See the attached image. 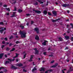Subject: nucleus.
<instances>
[{
  "instance_id": "nucleus-47",
  "label": "nucleus",
  "mask_w": 73,
  "mask_h": 73,
  "mask_svg": "<svg viewBox=\"0 0 73 73\" xmlns=\"http://www.w3.org/2000/svg\"><path fill=\"white\" fill-rule=\"evenodd\" d=\"M4 47V45H2L1 46V48L3 49V48Z\"/></svg>"
},
{
  "instance_id": "nucleus-42",
  "label": "nucleus",
  "mask_w": 73,
  "mask_h": 73,
  "mask_svg": "<svg viewBox=\"0 0 73 73\" xmlns=\"http://www.w3.org/2000/svg\"><path fill=\"white\" fill-rule=\"evenodd\" d=\"M19 43H20V42L19 41H17L16 42V43L17 44H19Z\"/></svg>"
},
{
  "instance_id": "nucleus-28",
  "label": "nucleus",
  "mask_w": 73,
  "mask_h": 73,
  "mask_svg": "<svg viewBox=\"0 0 73 73\" xmlns=\"http://www.w3.org/2000/svg\"><path fill=\"white\" fill-rule=\"evenodd\" d=\"M38 2L40 3V4H43V3H44L43 2H41V1L40 0H38Z\"/></svg>"
},
{
  "instance_id": "nucleus-62",
  "label": "nucleus",
  "mask_w": 73,
  "mask_h": 73,
  "mask_svg": "<svg viewBox=\"0 0 73 73\" xmlns=\"http://www.w3.org/2000/svg\"><path fill=\"white\" fill-rule=\"evenodd\" d=\"M68 49V47H66L65 49Z\"/></svg>"
},
{
  "instance_id": "nucleus-58",
  "label": "nucleus",
  "mask_w": 73,
  "mask_h": 73,
  "mask_svg": "<svg viewBox=\"0 0 73 73\" xmlns=\"http://www.w3.org/2000/svg\"><path fill=\"white\" fill-rule=\"evenodd\" d=\"M2 44H5V41H3V42H2Z\"/></svg>"
},
{
  "instance_id": "nucleus-13",
  "label": "nucleus",
  "mask_w": 73,
  "mask_h": 73,
  "mask_svg": "<svg viewBox=\"0 0 73 73\" xmlns=\"http://www.w3.org/2000/svg\"><path fill=\"white\" fill-rule=\"evenodd\" d=\"M17 66H23V64L21 63L17 64H16Z\"/></svg>"
},
{
  "instance_id": "nucleus-46",
  "label": "nucleus",
  "mask_w": 73,
  "mask_h": 73,
  "mask_svg": "<svg viewBox=\"0 0 73 73\" xmlns=\"http://www.w3.org/2000/svg\"><path fill=\"white\" fill-rule=\"evenodd\" d=\"M33 24V21H32L31 22V24Z\"/></svg>"
},
{
  "instance_id": "nucleus-4",
  "label": "nucleus",
  "mask_w": 73,
  "mask_h": 73,
  "mask_svg": "<svg viewBox=\"0 0 73 73\" xmlns=\"http://www.w3.org/2000/svg\"><path fill=\"white\" fill-rule=\"evenodd\" d=\"M33 11L37 13H41V12L38 10H33Z\"/></svg>"
},
{
  "instance_id": "nucleus-18",
  "label": "nucleus",
  "mask_w": 73,
  "mask_h": 73,
  "mask_svg": "<svg viewBox=\"0 0 73 73\" xmlns=\"http://www.w3.org/2000/svg\"><path fill=\"white\" fill-rule=\"evenodd\" d=\"M40 71H43V72H44L45 71V69L44 68H41V69L40 70Z\"/></svg>"
},
{
  "instance_id": "nucleus-55",
  "label": "nucleus",
  "mask_w": 73,
  "mask_h": 73,
  "mask_svg": "<svg viewBox=\"0 0 73 73\" xmlns=\"http://www.w3.org/2000/svg\"><path fill=\"white\" fill-rule=\"evenodd\" d=\"M11 60L12 61H15V58H14Z\"/></svg>"
},
{
  "instance_id": "nucleus-26",
  "label": "nucleus",
  "mask_w": 73,
  "mask_h": 73,
  "mask_svg": "<svg viewBox=\"0 0 73 73\" xmlns=\"http://www.w3.org/2000/svg\"><path fill=\"white\" fill-rule=\"evenodd\" d=\"M22 11H23V10H22L19 9L18 10V12H19V13H20V12H22Z\"/></svg>"
},
{
  "instance_id": "nucleus-36",
  "label": "nucleus",
  "mask_w": 73,
  "mask_h": 73,
  "mask_svg": "<svg viewBox=\"0 0 73 73\" xmlns=\"http://www.w3.org/2000/svg\"><path fill=\"white\" fill-rule=\"evenodd\" d=\"M9 49H10L9 48L7 47L6 49V50H7V51L9 50Z\"/></svg>"
},
{
  "instance_id": "nucleus-2",
  "label": "nucleus",
  "mask_w": 73,
  "mask_h": 73,
  "mask_svg": "<svg viewBox=\"0 0 73 73\" xmlns=\"http://www.w3.org/2000/svg\"><path fill=\"white\" fill-rule=\"evenodd\" d=\"M62 5L63 7H69V4H63Z\"/></svg>"
},
{
  "instance_id": "nucleus-7",
  "label": "nucleus",
  "mask_w": 73,
  "mask_h": 73,
  "mask_svg": "<svg viewBox=\"0 0 73 73\" xmlns=\"http://www.w3.org/2000/svg\"><path fill=\"white\" fill-rule=\"evenodd\" d=\"M16 13V12H13V14L12 15V16H11V17H14L15 16V13Z\"/></svg>"
},
{
  "instance_id": "nucleus-39",
  "label": "nucleus",
  "mask_w": 73,
  "mask_h": 73,
  "mask_svg": "<svg viewBox=\"0 0 73 73\" xmlns=\"http://www.w3.org/2000/svg\"><path fill=\"white\" fill-rule=\"evenodd\" d=\"M27 54H25L24 55V56L23 57V58H25L26 57V55Z\"/></svg>"
},
{
  "instance_id": "nucleus-20",
  "label": "nucleus",
  "mask_w": 73,
  "mask_h": 73,
  "mask_svg": "<svg viewBox=\"0 0 73 73\" xmlns=\"http://www.w3.org/2000/svg\"><path fill=\"white\" fill-rule=\"evenodd\" d=\"M20 27L22 28V29H24V26H23V24H22L21 25H20Z\"/></svg>"
},
{
  "instance_id": "nucleus-17",
  "label": "nucleus",
  "mask_w": 73,
  "mask_h": 73,
  "mask_svg": "<svg viewBox=\"0 0 73 73\" xmlns=\"http://www.w3.org/2000/svg\"><path fill=\"white\" fill-rule=\"evenodd\" d=\"M35 39L37 40H39V37H38V36L36 35L35 37Z\"/></svg>"
},
{
  "instance_id": "nucleus-61",
  "label": "nucleus",
  "mask_w": 73,
  "mask_h": 73,
  "mask_svg": "<svg viewBox=\"0 0 73 73\" xmlns=\"http://www.w3.org/2000/svg\"><path fill=\"white\" fill-rule=\"evenodd\" d=\"M16 61L17 62H18V61H19V60L18 59H17Z\"/></svg>"
},
{
  "instance_id": "nucleus-45",
  "label": "nucleus",
  "mask_w": 73,
  "mask_h": 73,
  "mask_svg": "<svg viewBox=\"0 0 73 73\" xmlns=\"http://www.w3.org/2000/svg\"><path fill=\"white\" fill-rule=\"evenodd\" d=\"M16 10H17V9H16V7H15V9L14 10H13L14 11H16Z\"/></svg>"
},
{
  "instance_id": "nucleus-53",
  "label": "nucleus",
  "mask_w": 73,
  "mask_h": 73,
  "mask_svg": "<svg viewBox=\"0 0 73 73\" xmlns=\"http://www.w3.org/2000/svg\"><path fill=\"white\" fill-rule=\"evenodd\" d=\"M5 57H6V58H7V55L6 54H5Z\"/></svg>"
},
{
  "instance_id": "nucleus-5",
  "label": "nucleus",
  "mask_w": 73,
  "mask_h": 73,
  "mask_svg": "<svg viewBox=\"0 0 73 73\" xmlns=\"http://www.w3.org/2000/svg\"><path fill=\"white\" fill-rule=\"evenodd\" d=\"M35 30L36 32L37 33H38L39 32V30H38V28L36 27L35 28Z\"/></svg>"
},
{
  "instance_id": "nucleus-27",
  "label": "nucleus",
  "mask_w": 73,
  "mask_h": 73,
  "mask_svg": "<svg viewBox=\"0 0 73 73\" xmlns=\"http://www.w3.org/2000/svg\"><path fill=\"white\" fill-rule=\"evenodd\" d=\"M0 25H4V23H3V22H0Z\"/></svg>"
},
{
  "instance_id": "nucleus-12",
  "label": "nucleus",
  "mask_w": 73,
  "mask_h": 73,
  "mask_svg": "<svg viewBox=\"0 0 73 73\" xmlns=\"http://www.w3.org/2000/svg\"><path fill=\"white\" fill-rule=\"evenodd\" d=\"M58 41H62V38L61 37H59L58 38Z\"/></svg>"
},
{
  "instance_id": "nucleus-38",
  "label": "nucleus",
  "mask_w": 73,
  "mask_h": 73,
  "mask_svg": "<svg viewBox=\"0 0 73 73\" xmlns=\"http://www.w3.org/2000/svg\"><path fill=\"white\" fill-rule=\"evenodd\" d=\"M6 9L7 10V11H10V9H9V8H6Z\"/></svg>"
},
{
  "instance_id": "nucleus-21",
  "label": "nucleus",
  "mask_w": 73,
  "mask_h": 73,
  "mask_svg": "<svg viewBox=\"0 0 73 73\" xmlns=\"http://www.w3.org/2000/svg\"><path fill=\"white\" fill-rule=\"evenodd\" d=\"M69 70L71 72H72V71H73V68L72 67H70V70Z\"/></svg>"
},
{
  "instance_id": "nucleus-52",
  "label": "nucleus",
  "mask_w": 73,
  "mask_h": 73,
  "mask_svg": "<svg viewBox=\"0 0 73 73\" xmlns=\"http://www.w3.org/2000/svg\"><path fill=\"white\" fill-rule=\"evenodd\" d=\"M49 57H52V56H53V55H52V54L49 55Z\"/></svg>"
},
{
  "instance_id": "nucleus-59",
  "label": "nucleus",
  "mask_w": 73,
  "mask_h": 73,
  "mask_svg": "<svg viewBox=\"0 0 73 73\" xmlns=\"http://www.w3.org/2000/svg\"><path fill=\"white\" fill-rule=\"evenodd\" d=\"M27 26H28V25H29V23H27Z\"/></svg>"
},
{
  "instance_id": "nucleus-44",
  "label": "nucleus",
  "mask_w": 73,
  "mask_h": 73,
  "mask_svg": "<svg viewBox=\"0 0 73 73\" xmlns=\"http://www.w3.org/2000/svg\"><path fill=\"white\" fill-rule=\"evenodd\" d=\"M15 46H16V48H18V46H19L18 45H15L14 46V47H15Z\"/></svg>"
},
{
  "instance_id": "nucleus-60",
  "label": "nucleus",
  "mask_w": 73,
  "mask_h": 73,
  "mask_svg": "<svg viewBox=\"0 0 73 73\" xmlns=\"http://www.w3.org/2000/svg\"><path fill=\"white\" fill-rule=\"evenodd\" d=\"M7 70H5L4 71V72H7Z\"/></svg>"
},
{
  "instance_id": "nucleus-11",
  "label": "nucleus",
  "mask_w": 73,
  "mask_h": 73,
  "mask_svg": "<svg viewBox=\"0 0 73 73\" xmlns=\"http://www.w3.org/2000/svg\"><path fill=\"white\" fill-rule=\"evenodd\" d=\"M48 13V12L47 11H46V10H44L43 12V13L44 15H46Z\"/></svg>"
},
{
  "instance_id": "nucleus-14",
  "label": "nucleus",
  "mask_w": 73,
  "mask_h": 73,
  "mask_svg": "<svg viewBox=\"0 0 73 73\" xmlns=\"http://www.w3.org/2000/svg\"><path fill=\"white\" fill-rule=\"evenodd\" d=\"M52 13L53 14L54 16H56L57 15V13L56 11H52Z\"/></svg>"
},
{
  "instance_id": "nucleus-57",
  "label": "nucleus",
  "mask_w": 73,
  "mask_h": 73,
  "mask_svg": "<svg viewBox=\"0 0 73 73\" xmlns=\"http://www.w3.org/2000/svg\"><path fill=\"white\" fill-rule=\"evenodd\" d=\"M8 60H9L10 61H12V60L10 59H8Z\"/></svg>"
},
{
  "instance_id": "nucleus-25",
  "label": "nucleus",
  "mask_w": 73,
  "mask_h": 73,
  "mask_svg": "<svg viewBox=\"0 0 73 73\" xmlns=\"http://www.w3.org/2000/svg\"><path fill=\"white\" fill-rule=\"evenodd\" d=\"M16 56L14 57V58H16L17 57H18V56L19 55V54H18L16 53Z\"/></svg>"
},
{
  "instance_id": "nucleus-40",
  "label": "nucleus",
  "mask_w": 73,
  "mask_h": 73,
  "mask_svg": "<svg viewBox=\"0 0 73 73\" xmlns=\"http://www.w3.org/2000/svg\"><path fill=\"white\" fill-rule=\"evenodd\" d=\"M23 72H27V71L26 70H25V69H24L23 70Z\"/></svg>"
},
{
  "instance_id": "nucleus-49",
  "label": "nucleus",
  "mask_w": 73,
  "mask_h": 73,
  "mask_svg": "<svg viewBox=\"0 0 73 73\" xmlns=\"http://www.w3.org/2000/svg\"><path fill=\"white\" fill-rule=\"evenodd\" d=\"M70 72H71V71H70V70H68L67 72V73H70Z\"/></svg>"
},
{
  "instance_id": "nucleus-8",
  "label": "nucleus",
  "mask_w": 73,
  "mask_h": 73,
  "mask_svg": "<svg viewBox=\"0 0 73 73\" xmlns=\"http://www.w3.org/2000/svg\"><path fill=\"white\" fill-rule=\"evenodd\" d=\"M11 69H17V67L14 66L13 65H12V66L11 67Z\"/></svg>"
},
{
  "instance_id": "nucleus-1",
  "label": "nucleus",
  "mask_w": 73,
  "mask_h": 73,
  "mask_svg": "<svg viewBox=\"0 0 73 73\" xmlns=\"http://www.w3.org/2000/svg\"><path fill=\"white\" fill-rule=\"evenodd\" d=\"M20 34L21 35V37L22 38H25L26 37V32L25 31H23L20 33Z\"/></svg>"
},
{
  "instance_id": "nucleus-6",
  "label": "nucleus",
  "mask_w": 73,
  "mask_h": 73,
  "mask_svg": "<svg viewBox=\"0 0 73 73\" xmlns=\"http://www.w3.org/2000/svg\"><path fill=\"white\" fill-rule=\"evenodd\" d=\"M33 55H32L31 56V57L30 58V59L29 60V61L31 62L32 61V59L33 58Z\"/></svg>"
},
{
  "instance_id": "nucleus-33",
  "label": "nucleus",
  "mask_w": 73,
  "mask_h": 73,
  "mask_svg": "<svg viewBox=\"0 0 73 73\" xmlns=\"http://www.w3.org/2000/svg\"><path fill=\"white\" fill-rule=\"evenodd\" d=\"M66 70V69H64L63 70H62V73H64V70Z\"/></svg>"
},
{
  "instance_id": "nucleus-56",
  "label": "nucleus",
  "mask_w": 73,
  "mask_h": 73,
  "mask_svg": "<svg viewBox=\"0 0 73 73\" xmlns=\"http://www.w3.org/2000/svg\"><path fill=\"white\" fill-rule=\"evenodd\" d=\"M70 25H71V26H72V27L73 26V23H70Z\"/></svg>"
},
{
  "instance_id": "nucleus-54",
  "label": "nucleus",
  "mask_w": 73,
  "mask_h": 73,
  "mask_svg": "<svg viewBox=\"0 0 73 73\" xmlns=\"http://www.w3.org/2000/svg\"><path fill=\"white\" fill-rule=\"evenodd\" d=\"M4 68H3V67H0V70H1V69H3Z\"/></svg>"
},
{
  "instance_id": "nucleus-50",
  "label": "nucleus",
  "mask_w": 73,
  "mask_h": 73,
  "mask_svg": "<svg viewBox=\"0 0 73 73\" xmlns=\"http://www.w3.org/2000/svg\"><path fill=\"white\" fill-rule=\"evenodd\" d=\"M48 15H51V13L50 12H48Z\"/></svg>"
},
{
  "instance_id": "nucleus-51",
  "label": "nucleus",
  "mask_w": 73,
  "mask_h": 73,
  "mask_svg": "<svg viewBox=\"0 0 73 73\" xmlns=\"http://www.w3.org/2000/svg\"><path fill=\"white\" fill-rule=\"evenodd\" d=\"M5 40H6V41H7V40H8V39H7V38H5Z\"/></svg>"
},
{
  "instance_id": "nucleus-63",
  "label": "nucleus",
  "mask_w": 73,
  "mask_h": 73,
  "mask_svg": "<svg viewBox=\"0 0 73 73\" xmlns=\"http://www.w3.org/2000/svg\"><path fill=\"white\" fill-rule=\"evenodd\" d=\"M66 61H67V62H69V60H66Z\"/></svg>"
},
{
  "instance_id": "nucleus-19",
  "label": "nucleus",
  "mask_w": 73,
  "mask_h": 73,
  "mask_svg": "<svg viewBox=\"0 0 73 73\" xmlns=\"http://www.w3.org/2000/svg\"><path fill=\"white\" fill-rule=\"evenodd\" d=\"M65 38H66V40H69V36H65Z\"/></svg>"
},
{
  "instance_id": "nucleus-34",
  "label": "nucleus",
  "mask_w": 73,
  "mask_h": 73,
  "mask_svg": "<svg viewBox=\"0 0 73 73\" xmlns=\"http://www.w3.org/2000/svg\"><path fill=\"white\" fill-rule=\"evenodd\" d=\"M13 36H11L9 38V39L10 40L12 39V38H13Z\"/></svg>"
},
{
  "instance_id": "nucleus-24",
  "label": "nucleus",
  "mask_w": 73,
  "mask_h": 73,
  "mask_svg": "<svg viewBox=\"0 0 73 73\" xmlns=\"http://www.w3.org/2000/svg\"><path fill=\"white\" fill-rule=\"evenodd\" d=\"M37 70V68H36V67H35L32 70V71L34 72L35 70Z\"/></svg>"
},
{
  "instance_id": "nucleus-41",
  "label": "nucleus",
  "mask_w": 73,
  "mask_h": 73,
  "mask_svg": "<svg viewBox=\"0 0 73 73\" xmlns=\"http://www.w3.org/2000/svg\"><path fill=\"white\" fill-rule=\"evenodd\" d=\"M70 40L72 41H73V37L71 38Z\"/></svg>"
},
{
  "instance_id": "nucleus-3",
  "label": "nucleus",
  "mask_w": 73,
  "mask_h": 73,
  "mask_svg": "<svg viewBox=\"0 0 73 73\" xmlns=\"http://www.w3.org/2000/svg\"><path fill=\"white\" fill-rule=\"evenodd\" d=\"M0 29H1L0 30V32L1 33H3L4 32V30L3 29L2 27H0Z\"/></svg>"
},
{
  "instance_id": "nucleus-35",
  "label": "nucleus",
  "mask_w": 73,
  "mask_h": 73,
  "mask_svg": "<svg viewBox=\"0 0 73 73\" xmlns=\"http://www.w3.org/2000/svg\"><path fill=\"white\" fill-rule=\"evenodd\" d=\"M52 22L53 23H54V22H56V20L54 19H52Z\"/></svg>"
},
{
  "instance_id": "nucleus-48",
  "label": "nucleus",
  "mask_w": 73,
  "mask_h": 73,
  "mask_svg": "<svg viewBox=\"0 0 73 73\" xmlns=\"http://www.w3.org/2000/svg\"><path fill=\"white\" fill-rule=\"evenodd\" d=\"M38 5V3L37 2H36V3L34 4V5Z\"/></svg>"
},
{
  "instance_id": "nucleus-43",
  "label": "nucleus",
  "mask_w": 73,
  "mask_h": 73,
  "mask_svg": "<svg viewBox=\"0 0 73 73\" xmlns=\"http://www.w3.org/2000/svg\"><path fill=\"white\" fill-rule=\"evenodd\" d=\"M54 62V60H52L51 62V64H52L53 63V62Z\"/></svg>"
},
{
  "instance_id": "nucleus-29",
  "label": "nucleus",
  "mask_w": 73,
  "mask_h": 73,
  "mask_svg": "<svg viewBox=\"0 0 73 73\" xmlns=\"http://www.w3.org/2000/svg\"><path fill=\"white\" fill-rule=\"evenodd\" d=\"M35 54H38V51L37 50V51H35Z\"/></svg>"
},
{
  "instance_id": "nucleus-23",
  "label": "nucleus",
  "mask_w": 73,
  "mask_h": 73,
  "mask_svg": "<svg viewBox=\"0 0 73 73\" xmlns=\"http://www.w3.org/2000/svg\"><path fill=\"white\" fill-rule=\"evenodd\" d=\"M9 61H6L5 63V65H7V64H9Z\"/></svg>"
},
{
  "instance_id": "nucleus-32",
  "label": "nucleus",
  "mask_w": 73,
  "mask_h": 73,
  "mask_svg": "<svg viewBox=\"0 0 73 73\" xmlns=\"http://www.w3.org/2000/svg\"><path fill=\"white\" fill-rule=\"evenodd\" d=\"M3 7H5V8H6V7H7V5H3Z\"/></svg>"
},
{
  "instance_id": "nucleus-15",
  "label": "nucleus",
  "mask_w": 73,
  "mask_h": 73,
  "mask_svg": "<svg viewBox=\"0 0 73 73\" xmlns=\"http://www.w3.org/2000/svg\"><path fill=\"white\" fill-rule=\"evenodd\" d=\"M52 69H50L46 71L45 73H48V72H52Z\"/></svg>"
},
{
  "instance_id": "nucleus-64",
  "label": "nucleus",
  "mask_w": 73,
  "mask_h": 73,
  "mask_svg": "<svg viewBox=\"0 0 73 73\" xmlns=\"http://www.w3.org/2000/svg\"><path fill=\"white\" fill-rule=\"evenodd\" d=\"M34 49L35 50V51H37V50L36 48H35Z\"/></svg>"
},
{
  "instance_id": "nucleus-9",
  "label": "nucleus",
  "mask_w": 73,
  "mask_h": 73,
  "mask_svg": "<svg viewBox=\"0 0 73 73\" xmlns=\"http://www.w3.org/2000/svg\"><path fill=\"white\" fill-rule=\"evenodd\" d=\"M57 65H58V64L56 63L54 65L52 66V68H56V66H57Z\"/></svg>"
},
{
  "instance_id": "nucleus-22",
  "label": "nucleus",
  "mask_w": 73,
  "mask_h": 73,
  "mask_svg": "<svg viewBox=\"0 0 73 73\" xmlns=\"http://www.w3.org/2000/svg\"><path fill=\"white\" fill-rule=\"evenodd\" d=\"M13 1H15L13 2V3H12V4H15V3H16V0H13Z\"/></svg>"
},
{
  "instance_id": "nucleus-37",
  "label": "nucleus",
  "mask_w": 73,
  "mask_h": 73,
  "mask_svg": "<svg viewBox=\"0 0 73 73\" xmlns=\"http://www.w3.org/2000/svg\"><path fill=\"white\" fill-rule=\"evenodd\" d=\"M43 54L44 55V56H46V52H43Z\"/></svg>"
},
{
  "instance_id": "nucleus-16",
  "label": "nucleus",
  "mask_w": 73,
  "mask_h": 73,
  "mask_svg": "<svg viewBox=\"0 0 73 73\" xmlns=\"http://www.w3.org/2000/svg\"><path fill=\"white\" fill-rule=\"evenodd\" d=\"M48 42V41L46 40H44V42L42 43V45H46V43H45V42Z\"/></svg>"
},
{
  "instance_id": "nucleus-31",
  "label": "nucleus",
  "mask_w": 73,
  "mask_h": 73,
  "mask_svg": "<svg viewBox=\"0 0 73 73\" xmlns=\"http://www.w3.org/2000/svg\"><path fill=\"white\" fill-rule=\"evenodd\" d=\"M15 50V48H13L12 50H10L11 51H14Z\"/></svg>"
},
{
  "instance_id": "nucleus-30",
  "label": "nucleus",
  "mask_w": 73,
  "mask_h": 73,
  "mask_svg": "<svg viewBox=\"0 0 73 73\" xmlns=\"http://www.w3.org/2000/svg\"><path fill=\"white\" fill-rule=\"evenodd\" d=\"M26 17H27V16H29L30 15H31V14H26Z\"/></svg>"
},
{
  "instance_id": "nucleus-10",
  "label": "nucleus",
  "mask_w": 73,
  "mask_h": 73,
  "mask_svg": "<svg viewBox=\"0 0 73 73\" xmlns=\"http://www.w3.org/2000/svg\"><path fill=\"white\" fill-rule=\"evenodd\" d=\"M3 55H4V53H2L0 54V59H1V58H2Z\"/></svg>"
}]
</instances>
